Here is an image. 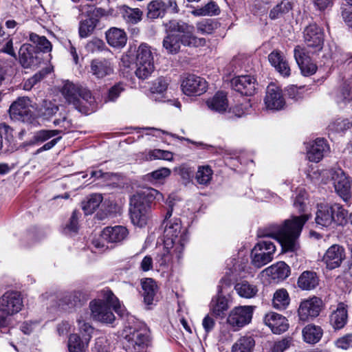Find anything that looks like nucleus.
<instances>
[{
  "mask_svg": "<svg viewBox=\"0 0 352 352\" xmlns=\"http://www.w3.org/2000/svg\"><path fill=\"white\" fill-rule=\"evenodd\" d=\"M148 155L151 160L159 159L171 161L173 158V154L171 152L160 149L151 151Z\"/></svg>",
  "mask_w": 352,
  "mask_h": 352,
  "instance_id": "58",
  "label": "nucleus"
},
{
  "mask_svg": "<svg viewBox=\"0 0 352 352\" xmlns=\"http://www.w3.org/2000/svg\"><path fill=\"white\" fill-rule=\"evenodd\" d=\"M212 175L213 170L210 166H199L195 175V180L197 184L206 186L210 184Z\"/></svg>",
  "mask_w": 352,
  "mask_h": 352,
  "instance_id": "37",
  "label": "nucleus"
},
{
  "mask_svg": "<svg viewBox=\"0 0 352 352\" xmlns=\"http://www.w3.org/2000/svg\"><path fill=\"white\" fill-rule=\"evenodd\" d=\"M52 72L50 67H45L35 74L32 77L28 79L24 83V89H31L37 82H40L45 76Z\"/></svg>",
  "mask_w": 352,
  "mask_h": 352,
  "instance_id": "52",
  "label": "nucleus"
},
{
  "mask_svg": "<svg viewBox=\"0 0 352 352\" xmlns=\"http://www.w3.org/2000/svg\"><path fill=\"white\" fill-rule=\"evenodd\" d=\"M347 310L344 303H340L330 316V323L335 329H340L347 321Z\"/></svg>",
  "mask_w": 352,
  "mask_h": 352,
  "instance_id": "29",
  "label": "nucleus"
},
{
  "mask_svg": "<svg viewBox=\"0 0 352 352\" xmlns=\"http://www.w3.org/2000/svg\"><path fill=\"white\" fill-rule=\"evenodd\" d=\"M60 133L59 130H40L36 131L33 137L25 143L27 146L38 145Z\"/></svg>",
  "mask_w": 352,
  "mask_h": 352,
  "instance_id": "36",
  "label": "nucleus"
},
{
  "mask_svg": "<svg viewBox=\"0 0 352 352\" xmlns=\"http://www.w3.org/2000/svg\"><path fill=\"white\" fill-rule=\"evenodd\" d=\"M197 31L202 34H210L217 28V23L210 19H202L196 24Z\"/></svg>",
  "mask_w": 352,
  "mask_h": 352,
  "instance_id": "50",
  "label": "nucleus"
},
{
  "mask_svg": "<svg viewBox=\"0 0 352 352\" xmlns=\"http://www.w3.org/2000/svg\"><path fill=\"white\" fill-rule=\"evenodd\" d=\"M147 16L149 19H155L164 16L160 0L151 1L147 6Z\"/></svg>",
  "mask_w": 352,
  "mask_h": 352,
  "instance_id": "49",
  "label": "nucleus"
},
{
  "mask_svg": "<svg viewBox=\"0 0 352 352\" xmlns=\"http://www.w3.org/2000/svg\"><path fill=\"white\" fill-rule=\"evenodd\" d=\"M85 49L90 53H97L104 50L109 51L104 42L97 38H94L89 41L85 45Z\"/></svg>",
  "mask_w": 352,
  "mask_h": 352,
  "instance_id": "55",
  "label": "nucleus"
},
{
  "mask_svg": "<svg viewBox=\"0 0 352 352\" xmlns=\"http://www.w3.org/2000/svg\"><path fill=\"white\" fill-rule=\"evenodd\" d=\"M292 8V6L289 0H283L270 10L269 16L273 20L281 18L288 13Z\"/></svg>",
  "mask_w": 352,
  "mask_h": 352,
  "instance_id": "40",
  "label": "nucleus"
},
{
  "mask_svg": "<svg viewBox=\"0 0 352 352\" xmlns=\"http://www.w3.org/2000/svg\"><path fill=\"white\" fill-rule=\"evenodd\" d=\"M30 40L43 52H48L52 50V44L44 36H39L35 33L30 34Z\"/></svg>",
  "mask_w": 352,
  "mask_h": 352,
  "instance_id": "46",
  "label": "nucleus"
},
{
  "mask_svg": "<svg viewBox=\"0 0 352 352\" xmlns=\"http://www.w3.org/2000/svg\"><path fill=\"white\" fill-rule=\"evenodd\" d=\"M87 298L85 294L79 291L65 293L59 300L58 305L65 309H71L82 305Z\"/></svg>",
  "mask_w": 352,
  "mask_h": 352,
  "instance_id": "26",
  "label": "nucleus"
},
{
  "mask_svg": "<svg viewBox=\"0 0 352 352\" xmlns=\"http://www.w3.org/2000/svg\"><path fill=\"white\" fill-rule=\"evenodd\" d=\"M348 212L341 205L318 204L315 221L318 226H344L347 223Z\"/></svg>",
  "mask_w": 352,
  "mask_h": 352,
  "instance_id": "5",
  "label": "nucleus"
},
{
  "mask_svg": "<svg viewBox=\"0 0 352 352\" xmlns=\"http://www.w3.org/2000/svg\"><path fill=\"white\" fill-rule=\"evenodd\" d=\"M98 20L95 17H89L82 21L79 25V36L81 38H87L92 34L96 27Z\"/></svg>",
  "mask_w": 352,
  "mask_h": 352,
  "instance_id": "44",
  "label": "nucleus"
},
{
  "mask_svg": "<svg viewBox=\"0 0 352 352\" xmlns=\"http://www.w3.org/2000/svg\"><path fill=\"white\" fill-rule=\"evenodd\" d=\"M176 253L174 252V248H167L165 245H164L163 250L157 254L155 257L156 263L159 265L160 267H166L168 266L171 262H173L174 258H176ZM177 261V260H176Z\"/></svg>",
  "mask_w": 352,
  "mask_h": 352,
  "instance_id": "38",
  "label": "nucleus"
},
{
  "mask_svg": "<svg viewBox=\"0 0 352 352\" xmlns=\"http://www.w3.org/2000/svg\"><path fill=\"white\" fill-rule=\"evenodd\" d=\"M180 43L188 47L203 46L206 43L204 38H199L193 35V32L190 33L179 35Z\"/></svg>",
  "mask_w": 352,
  "mask_h": 352,
  "instance_id": "47",
  "label": "nucleus"
},
{
  "mask_svg": "<svg viewBox=\"0 0 352 352\" xmlns=\"http://www.w3.org/2000/svg\"><path fill=\"white\" fill-rule=\"evenodd\" d=\"M106 38L109 45L113 47H123L127 41L126 34L122 29L111 28L106 32Z\"/></svg>",
  "mask_w": 352,
  "mask_h": 352,
  "instance_id": "28",
  "label": "nucleus"
},
{
  "mask_svg": "<svg viewBox=\"0 0 352 352\" xmlns=\"http://www.w3.org/2000/svg\"><path fill=\"white\" fill-rule=\"evenodd\" d=\"M41 56L35 46L28 43L22 45L19 51V63L24 68L37 67L43 59Z\"/></svg>",
  "mask_w": 352,
  "mask_h": 352,
  "instance_id": "12",
  "label": "nucleus"
},
{
  "mask_svg": "<svg viewBox=\"0 0 352 352\" xmlns=\"http://www.w3.org/2000/svg\"><path fill=\"white\" fill-rule=\"evenodd\" d=\"M207 105L211 110L219 113L226 111L228 107L226 95L222 91L217 92L212 98L207 101Z\"/></svg>",
  "mask_w": 352,
  "mask_h": 352,
  "instance_id": "34",
  "label": "nucleus"
},
{
  "mask_svg": "<svg viewBox=\"0 0 352 352\" xmlns=\"http://www.w3.org/2000/svg\"><path fill=\"white\" fill-rule=\"evenodd\" d=\"M329 176L335 188V190L344 201L350 198L351 182L344 172L340 168H332L329 170Z\"/></svg>",
  "mask_w": 352,
  "mask_h": 352,
  "instance_id": "10",
  "label": "nucleus"
},
{
  "mask_svg": "<svg viewBox=\"0 0 352 352\" xmlns=\"http://www.w3.org/2000/svg\"><path fill=\"white\" fill-rule=\"evenodd\" d=\"M304 41L307 47L312 48L314 52L322 49L324 43V32L316 24L313 23L307 26L303 32Z\"/></svg>",
  "mask_w": 352,
  "mask_h": 352,
  "instance_id": "17",
  "label": "nucleus"
},
{
  "mask_svg": "<svg viewBox=\"0 0 352 352\" xmlns=\"http://www.w3.org/2000/svg\"><path fill=\"white\" fill-rule=\"evenodd\" d=\"M322 305V301L318 297L302 301L298 309L299 319L302 321H308L317 317L321 311Z\"/></svg>",
  "mask_w": 352,
  "mask_h": 352,
  "instance_id": "16",
  "label": "nucleus"
},
{
  "mask_svg": "<svg viewBox=\"0 0 352 352\" xmlns=\"http://www.w3.org/2000/svg\"><path fill=\"white\" fill-rule=\"evenodd\" d=\"M135 75L142 80L148 78L154 71L153 55L146 43H141L135 51Z\"/></svg>",
  "mask_w": 352,
  "mask_h": 352,
  "instance_id": "7",
  "label": "nucleus"
},
{
  "mask_svg": "<svg viewBox=\"0 0 352 352\" xmlns=\"http://www.w3.org/2000/svg\"><path fill=\"white\" fill-rule=\"evenodd\" d=\"M100 236L108 243H120L128 237L129 230L123 226H108L102 230Z\"/></svg>",
  "mask_w": 352,
  "mask_h": 352,
  "instance_id": "23",
  "label": "nucleus"
},
{
  "mask_svg": "<svg viewBox=\"0 0 352 352\" xmlns=\"http://www.w3.org/2000/svg\"><path fill=\"white\" fill-rule=\"evenodd\" d=\"M114 72V64L111 58H96L90 63L89 72L97 79H103Z\"/></svg>",
  "mask_w": 352,
  "mask_h": 352,
  "instance_id": "19",
  "label": "nucleus"
},
{
  "mask_svg": "<svg viewBox=\"0 0 352 352\" xmlns=\"http://www.w3.org/2000/svg\"><path fill=\"white\" fill-rule=\"evenodd\" d=\"M180 38L179 34H170L164 38L163 46L168 53L176 54L180 49Z\"/></svg>",
  "mask_w": 352,
  "mask_h": 352,
  "instance_id": "41",
  "label": "nucleus"
},
{
  "mask_svg": "<svg viewBox=\"0 0 352 352\" xmlns=\"http://www.w3.org/2000/svg\"><path fill=\"white\" fill-rule=\"evenodd\" d=\"M266 275L274 282H280L287 278L290 274L289 267L283 261L271 265L264 270Z\"/></svg>",
  "mask_w": 352,
  "mask_h": 352,
  "instance_id": "27",
  "label": "nucleus"
},
{
  "mask_svg": "<svg viewBox=\"0 0 352 352\" xmlns=\"http://www.w3.org/2000/svg\"><path fill=\"white\" fill-rule=\"evenodd\" d=\"M257 292L258 289L255 285L243 280V298H252L256 294Z\"/></svg>",
  "mask_w": 352,
  "mask_h": 352,
  "instance_id": "62",
  "label": "nucleus"
},
{
  "mask_svg": "<svg viewBox=\"0 0 352 352\" xmlns=\"http://www.w3.org/2000/svg\"><path fill=\"white\" fill-rule=\"evenodd\" d=\"M227 320L234 331L239 330L242 326V307H235L229 314Z\"/></svg>",
  "mask_w": 352,
  "mask_h": 352,
  "instance_id": "48",
  "label": "nucleus"
},
{
  "mask_svg": "<svg viewBox=\"0 0 352 352\" xmlns=\"http://www.w3.org/2000/svg\"><path fill=\"white\" fill-rule=\"evenodd\" d=\"M89 307L94 320L106 324H113L116 321L111 305L107 299V290L105 291L104 300H94L90 302Z\"/></svg>",
  "mask_w": 352,
  "mask_h": 352,
  "instance_id": "8",
  "label": "nucleus"
},
{
  "mask_svg": "<svg viewBox=\"0 0 352 352\" xmlns=\"http://www.w3.org/2000/svg\"><path fill=\"white\" fill-rule=\"evenodd\" d=\"M162 226L164 230V245L167 248H174L178 263L183 258V252L188 238L187 234L184 231L182 232V225L179 219L171 221H164Z\"/></svg>",
  "mask_w": 352,
  "mask_h": 352,
  "instance_id": "4",
  "label": "nucleus"
},
{
  "mask_svg": "<svg viewBox=\"0 0 352 352\" xmlns=\"http://www.w3.org/2000/svg\"><path fill=\"white\" fill-rule=\"evenodd\" d=\"M58 111V105L49 100H43L39 109L40 114L46 118L53 116Z\"/></svg>",
  "mask_w": 352,
  "mask_h": 352,
  "instance_id": "54",
  "label": "nucleus"
},
{
  "mask_svg": "<svg viewBox=\"0 0 352 352\" xmlns=\"http://www.w3.org/2000/svg\"><path fill=\"white\" fill-rule=\"evenodd\" d=\"M89 343L87 338H82L78 333H72L68 339L69 352H85Z\"/></svg>",
  "mask_w": 352,
  "mask_h": 352,
  "instance_id": "32",
  "label": "nucleus"
},
{
  "mask_svg": "<svg viewBox=\"0 0 352 352\" xmlns=\"http://www.w3.org/2000/svg\"><path fill=\"white\" fill-rule=\"evenodd\" d=\"M77 323L80 337L87 338V341L90 342L94 333V327L89 322H85L82 316L77 319Z\"/></svg>",
  "mask_w": 352,
  "mask_h": 352,
  "instance_id": "51",
  "label": "nucleus"
},
{
  "mask_svg": "<svg viewBox=\"0 0 352 352\" xmlns=\"http://www.w3.org/2000/svg\"><path fill=\"white\" fill-rule=\"evenodd\" d=\"M294 58L302 75L309 76L316 72L317 66L311 61L305 48L297 45L294 49Z\"/></svg>",
  "mask_w": 352,
  "mask_h": 352,
  "instance_id": "20",
  "label": "nucleus"
},
{
  "mask_svg": "<svg viewBox=\"0 0 352 352\" xmlns=\"http://www.w3.org/2000/svg\"><path fill=\"white\" fill-rule=\"evenodd\" d=\"M125 338L131 346V351H144L151 345L150 330L142 322H136L133 325L126 326Z\"/></svg>",
  "mask_w": 352,
  "mask_h": 352,
  "instance_id": "6",
  "label": "nucleus"
},
{
  "mask_svg": "<svg viewBox=\"0 0 352 352\" xmlns=\"http://www.w3.org/2000/svg\"><path fill=\"white\" fill-rule=\"evenodd\" d=\"M102 197L99 194H94L87 197L86 201L82 202V208L85 214L93 213L100 206Z\"/></svg>",
  "mask_w": 352,
  "mask_h": 352,
  "instance_id": "42",
  "label": "nucleus"
},
{
  "mask_svg": "<svg viewBox=\"0 0 352 352\" xmlns=\"http://www.w3.org/2000/svg\"><path fill=\"white\" fill-rule=\"evenodd\" d=\"M22 307L23 300L17 292H7L0 298V311L7 316L18 313Z\"/></svg>",
  "mask_w": 352,
  "mask_h": 352,
  "instance_id": "13",
  "label": "nucleus"
},
{
  "mask_svg": "<svg viewBox=\"0 0 352 352\" xmlns=\"http://www.w3.org/2000/svg\"><path fill=\"white\" fill-rule=\"evenodd\" d=\"M192 13L195 16H213L219 14L220 9L214 1H211L205 6L194 10Z\"/></svg>",
  "mask_w": 352,
  "mask_h": 352,
  "instance_id": "45",
  "label": "nucleus"
},
{
  "mask_svg": "<svg viewBox=\"0 0 352 352\" xmlns=\"http://www.w3.org/2000/svg\"><path fill=\"white\" fill-rule=\"evenodd\" d=\"M119 12L126 23L137 24L142 18L143 12L139 8H131L126 5L119 7Z\"/></svg>",
  "mask_w": 352,
  "mask_h": 352,
  "instance_id": "30",
  "label": "nucleus"
},
{
  "mask_svg": "<svg viewBox=\"0 0 352 352\" xmlns=\"http://www.w3.org/2000/svg\"><path fill=\"white\" fill-rule=\"evenodd\" d=\"M169 29L170 32L175 33H179L186 34L194 32V27L190 25L183 21H172L170 22Z\"/></svg>",
  "mask_w": 352,
  "mask_h": 352,
  "instance_id": "53",
  "label": "nucleus"
},
{
  "mask_svg": "<svg viewBox=\"0 0 352 352\" xmlns=\"http://www.w3.org/2000/svg\"><path fill=\"white\" fill-rule=\"evenodd\" d=\"M160 3L164 14L166 12L177 13L178 12V6L175 0H160Z\"/></svg>",
  "mask_w": 352,
  "mask_h": 352,
  "instance_id": "59",
  "label": "nucleus"
},
{
  "mask_svg": "<svg viewBox=\"0 0 352 352\" xmlns=\"http://www.w3.org/2000/svg\"><path fill=\"white\" fill-rule=\"evenodd\" d=\"M345 258L344 248L340 245L333 244L324 252L322 262L325 265L327 269L332 270L340 267Z\"/></svg>",
  "mask_w": 352,
  "mask_h": 352,
  "instance_id": "14",
  "label": "nucleus"
},
{
  "mask_svg": "<svg viewBox=\"0 0 352 352\" xmlns=\"http://www.w3.org/2000/svg\"><path fill=\"white\" fill-rule=\"evenodd\" d=\"M268 60L276 71L283 77L291 74V69L284 54L279 50H274L268 55Z\"/></svg>",
  "mask_w": 352,
  "mask_h": 352,
  "instance_id": "24",
  "label": "nucleus"
},
{
  "mask_svg": "<svg viewBox=\"0 0 352 352\" xmlns=\"http://www.w3.org/2000/svg\"><path fill=\"white\" fill-rule=\"evenodd\" d=\"M308 217L302 214L287 219L283 224H271L258 231L259 238H272L278 241L285 252H295L299 248L298 242L302 227Z\"/></svg>",
  "mask_w": 352,
  "mask_h": 352,
  "instance_id": "1",
  "label": "nucleus"
},
{
  "mask_svg": "<svg viewBox=\"0 0 352 352\" xmlns=\"http://www.w3.org/2000/svg\"><path fill=\"white\" fill-rule=\"evenodd\" d=\"M336 345L340 349H348L352 346V334H347L338 338L336 341Z\"/></svg>",
  "mask_w": 352,
  "mask_h": 352,
  "instance_id": "61",
  "label": "nucleus"
},
{
  "mask_svg": "<svg viewBox=\"0 0 352 352\" xmlns=\"http://www.w3.org/2000/svg\"><path fill=\"white\" fill-rule=\"evenodd\" d=\"M323 334L320 327L308 324L302 329V336L305 342L309 344H315L319 342Z\"/></svg>",
  "mask_w": 352,
  "mask_h": 352,
  "instance_id": "33",
  "label": "nucleus"
},
{
  "mask_svg": "<svg viewBox=\"0 0 352 352\" xmlns=\"http://www.w3.org/2000/svg\"><path fill=\"white\" fill-rule=\"evenodd\" d=\"M78 9L82 15H85L89 17L97 16L99 14H102L104 10L102 8H97L94 5L88 3L80 4L78 6Z\"/></svg>",
  "mask_w": 352,
  "mask_h": 352,
  "instance_id": "56",
  "label": "nucleus"
},
{
  "mask_svg": "<svg viewBox=\"0 0 352 352\" xmlns=\"http://www.w3.org/2000/svg\"><path fill=\"white\" fill-rule=\"evenodd\" d=\"M264 103L267 109L278 111L282 109L285 101L281 89L274 83H270L266 89Z\"/></svg>",
  "mask_w": 352,
  "mask_h": 352,
  "instance_id": "18",
  "label": "nucleus"
},
{
  "mask_svg": "<svg viewBox=\"0 0 352 352\" xmlns=\"http://www.w3.org/2000/svg\"><path fill=\"white\" fill-rule=\"evenodd\" d=\"M264 323L275 334H280L286 331L289 327L286 318L275 312L266 314L264 318Z\"/></svg>",
  "mask_w": 352,
  "mask_h": 352,
  "instance_id": "25",
  "label": "nucleus"
},
{
  "mask_svg": "<svg viewBox=\"0 0 352 352\" xmlns=\"http://www.w3.org/2000/svg\"><path fill=\"white\" fill-rule=\"evenodd\" d=\"M289 296L285 289L277 290L273 297V307L276 309H285L289 304Z\"/></svg>",
  "mask_w": 352,
  "mask_h": 352,
  "instance_id": "39",
  "label": "nucleus"
},
{
  "mask_svg": "<svg viewBox=\"0 0 352 352\" xmlns=\"http://www.w3.org/2000/svg\"><path fill=\"white\" fill-rule=\"evenodd\" d=\"M124 90V85L121 82L117 83L111 87L108 93V100L115 101Z\"/></svg>",
  "mask_w": 352,
  "mask_h": 352,
  "instance_id": "60",
  "label": "nucleus"
},
{
  "mask_svg": "<svg viewBox=\"0 0 352 352\" xmlns=\"http://www.w3.org/2000/svg\"><path fill=\"white\" fill-rule=\"evenodd\" d=\"M155 200L162 201L164 196L152 188H144L131 197L129 214L133 225L140 228L146 225L149 219L150 204Z\"/></svg>",
  "mask_w": 352,
  "mask_h": 352,
  "instance_id": "2",
  "label": "nucleus"
},
{
  "mask_svg": "<svg viewBox=\"0 0 352 352\" xmlns=\"http://www.w3.org/2000/svg\"><path fill=\"white\" fill-rule=\"evenodd\" d=\"M307 149L308 160L316 163L319 162L330 151L329 146L324 138H317L310 143Z\"/></svg>",
  "mask_w": 352,
  "mask_h": 352,
  "instance_id": "21",
  "label": "nucleus"
},
{
  "mask_svg": "<svg viewBox=\"0 0 352 352\" xmlns=\"http://www.w3.org/2000/svg\"><path fill=\"white\" fill-rule=\"evenodd\" d=\"M228 308V300L224 296H219L211 302V311L216 316L222 317Z\"/></svg>",
  "mask_w": 352,
  "mask_h": 352,
  "instance_id": "43",
  "label": "nucleus"
},
{
  "mask_svg": "<svg viewBox=\"0 0 352 352\" xmlns=\"http://www.w3.org/2000/svg\"><path fill=\"white\" fill-rule=\"evenodd\" d=\"M289 346V340L287 338L283 339L274 343L272 352H283Z\"/></svg>",
  "mask_w": 352,
  "mask_h": 352,
  "instance_id": "64",
  "label": "nucleus"
},
{
  "mask_svg": "<svg viewBox=\"0 0 352 352\" xmlns=\"http://www.w3.org/2000/svg\"><path fill=\"white\" fill-rule=\"evenodd\" d=\"M10 118L23 122H32L33 113L30 109V100L20 98L14 101L9 109Z\"/></svg>",
  "mask_w": 352,
  "mask_h": 352,
  "instance_id": "11",
  "label": "nucleus"
},
{
  "mask_svg": "<svg viewBox=\"0 0 352 352\" xmlns=\"http://www.w3.org/2000/svg\"><path fill=\"white\" fill-rule=\"evenodd\" d=\"M80 213L76 210L72 212L69 222L66 226V229L72 232H76L78 229V219Z\"/></svg>",
  "mask_w": 352,
  "mask_h": 352,
  "instance_id": "63",
  "label": "nucleus"
},
{
  "mask_svg": "<svg viewBox=\"0 0 352 352\" xmlns=\"http://www.w3.org/2000/svg\"><path fill=\"white\" fill-rule=\"evenodd\" d=\"M275 252L274 243L267 239L260 241L251 252L252 264L258 268L263 267L272 261Z\"/></svg>",
  "mask_w": 352,
  "mask_h": 352,
  "instance_id": "9",
  "label": "nucleus"
},
{
  "mask_svg": "<svg viewBox=\"0 0 352 352\" xmlns=\"http://www.w3.org/2000/svg\"><path fill=\"white\" fill-rule=\"evenodd\" d=\"M207 88L206 80L194 74L188 75L182 83V91L187 96H200L206 91Z\"/></svg>",
  "mask_w": 352,
  "mask_h": 352,
  "instance_id": "15",
  "label": "nucleus"
},
{
  "mask_svg": "<svg viewBox=\"0 0 352 352\" xmlns=\"http://www.w3.org/2000/svg\"><path fill=\"white\" fill-rule=\"evenodd\" d=\"M258 90V83L255 75L252 72L243 74V96L249 97L245 102L243 100V109L252 107L254 101V96Z\"/></svg>",
  "mask_w": 352,
  "mask_h": 352,
  "instance_id": "22",
  "label": "nucleus"
},
{
  "mask_svg": "<svg viewBox=\"0 0 352 352\" xmlns=\"http://www.w3.org/2000/svg\"><path fill=\"white\" fill-rule=\"evenodd\" d=\"M318 278L314 272L305 271L298 279V286L302 290H311L318 285Z\"/></svg>",
  "mask_w": 352,
  "mask_h": 352,
  "instance_id": "31",
  "label": "nucleus"
},
{
  "mask_svg": "<svg viewBox=\"0 0 352 352\" xmlns=\"http://www.w3.org/2000/svg\"><path fill=\"white\" fill-rule=\"evenodd\" d=\"M60 92L69 104H72L78 111L85 114L89 113V107L95 102L89 89L69 80L65 82Z\"/></svg>",
  "mask_w": 352,
  "mask_h": 352,
  "instance_id": "3",
  "label": "nucleus"
},
{
  "mask_svg": "<svg viewBox=\"0 0 352 352\" xmlns=\"http://www.w3.org/2000/svg\"><path fill=\"white\" fill-rule=\"evenodd\" d=\"M107 299L113 309L119 316L123 317L126 314V310L121 306L117 297L110 290H107Z\"/></svg>",
  "mask_w": 352,
  "mask_h": 352,
  "instance_id": "57",
  "label": "nucleus"
},
{
  "mask_svg": "<svg viewBox=\"0 0 352 352\" xmlns=\"http://www.w3.org/2000/svg\"><path fill=\"white\" fill-rule=\"evenodd\" d=\"M142 296L144 302L151 305L157 292V285L152 278H146L142 281Z\"/></svg>",
  "mask_w": 352,
  "mask_h": 352,
  "instance_id": "35",
  "label": "nucleus"
}]
</instances>
